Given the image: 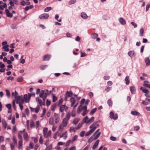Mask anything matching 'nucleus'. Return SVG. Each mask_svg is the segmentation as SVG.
<instances>
[{
	"instance_id": "nucleus-20",
	"label": "nucleus",
	"mask_w": 150,
	"mask_h": 150,
	"mask_svg": "<svg viewBox=\"0 0 150 150\" xmlns=\"http://www.w3.org/2000/svg\"><path fill=\"white\" fill-rule=\"evenodd\" d=\"M6 14L8 17L12 18L13 17V15L12 13H10L8 9H6L5 11Z\"/></svg>"
},
{
	"instance_id": "nucleus-25",
	"label": "nucleus",
	"mask_w": 150,
	"mask_h": 150,
	"mask_svg": "<svg viewBox=\"0 0 150 150\" xmlns=\"http://www.w3.org/2000/svg\"><path fill=\"white\" fill-rule=\"evenodd\" d=\"M23 140H19L18 142V148L19 149H21L23 147Z\"/></svg>"
},
{
	"instance_id": "nucleus-52",
	"label": "nucleus",
	"mask_w": 150,
	"mask_h": 150,
	"mask_svg": "<svg viewBox=\"0 0 150 150\" xmlns=\"http://www.w3.org/2000/svg\"><path fill=\"white\" fill-rule=\"evenodd\" d=\"M23 78L22 77H19L17 80V81L19 82H21L23 80Z\"/></svg>"
},
{
	"instance_id": "nucleus-40",
	"label": "nucleus",
	"mask_w": 150,
	"mask_h": 150,
	"mask_svg": "<svg viewBox=\"0 0 150 150\" xmlns=\"http://www.w3.org/2000/svg\"><path fill=\"white\" fill-rule=\"evenodd\" d=\"M100 132H98L97 134H96L94 136V139H96L98 138L100 135Z\"/></svg>"
},
{
	"instance_id": "nucleus-21",
	"label": "nucleus",
	"mask_w": 150,
	"mask_h": 150,
	"mask_svg": "<svg viewBox=\"0 0 150 150\" xmlns=\"http://www.w3.org/2000/svg\"><path fill=\"white\" fill-rule=\"evenodd\" d=\"M119 21L121 24L124 25L126 24V21L123 18H120Z\"/></svg>"
},
{
	"instance_id": "nucleus-4",
	"label": "nucleus",
	"mask_w": 150,
	"mask_h": 150,
	"mask_svg": "<svg viewBox=\"0 0 150 150\" xmlns=\"http://www.w3.org/2000/svg\"><path fill=\"white\" fill-rule=\"evenodd\" d=\"M73 93L71 91H67L65 95V98L64 100L67 101L68 100V99L70 97L72 96Z\"/></svg>"
},
{
	"instance_id": "nucleus-10",
	"label": "nucleus",
	"mask_w": 150,
	"mask_h": 150,
	"mask_svg": "<svg viewBox=\"0 0 150 150\" xmlns=\"http://www.w3.org/2000/svg\"><path fill=\"white\" fill-rule=\"evenodd\" d=\"M30 108L32 111L35 112L36 113H37L38 112L40 109V107L39 106H37L36 108H34L31 107H30Z\"/></svg>"
},
{
	"instance_id": "nucleus-1",
	"label": "nucleus",
	"mask_w": 150,
	"mask_h": 150,
	"mask_svg": "<svg viewBox=\"0 0 150 150\" xmlns=\"http://www.w3.org/2000/svg\"><path fill=\"white\" fill-rule=\"evenodd\" d=\"M12 96L15 98V99L13 100V103H23V96H20L18 95V93L16 91L12 93Z\"/></svg>"
},
{
	"instance_id": "nucleus-37",
	"label": "nucleus",
	"mask_w": 150,
	"mask_h": 150,
	"mask_svg": "<svg viewBox=\"0 0 150 150\" xmlns=\"http://www.w3.org/2000/svg\"><path fill=\"white\" fill-rule=\"evenodd\" d=\"M47 66V65H41L40 66V68L41 70H43L45 69Z\"/></svg>"
},
{
	"instance_id": "nucleus-45",
	"label": "nucleus",
	"mask_w": 150,
	"mask_h": 150,
	"mask_svg": "<svg viewBox=\"0 0 150 150\" xmlns=\"http://www.w3.org/2000/svg\"><path fill=\"white\" fill-rule=\"evenodd\" d=\"M34 147V145L32 142H30L29 146V149H33Z\"/></svg>"
},
{
	"instance_id": "nucleus-9",
	"label": "nucleus",
	"mask_w": 150,
	"mask_h": 150,
	"mask_svg": "<svg viewBox=\"0 0 150 150\" xmlns=\"http://www.w3.org/2000/svg\"><path fill=\"white\" fill-rule=\"evenodd\" d=\"M59 136L60 138L63 137L64 139H66L67 137V132L66 131L64 133L59 134Z\"/></svg>"
},
{
	"instance_id": "nucleus-30",
	"label": "nucleus",
	"mask_w": 150,
	"mask_h": 150,
	"mask_svg": "<svg viewBox=\"0 0 150 150\" xmlns=\"http://www.w3.org/2000/svg\"><path fill=\"white\" fill-rule=\"evenodd\" d=\"M94 135L93 134L89 139L88 140V142L89 143H91L93 140H96L94 139Z\"/></svg>"
},
{
	"instance_id": "nucleus-2",
	"label": "nucleus",
	"mask_w": 150,
	"mask_h": 150,
	"mask_svg": "<svg viewBox=\"0 0 150 150\" xmlns=\"http://www.w3.org/2000/svg\"><path fill=\"white\" fill-rule=\"evenodd\" d=\"M70 116V113L69 112L67 113L66 117L63 119L62 122V124L63 126L66 127L67 124L68 120H69Z\"/></svg>"
},
{
	"instance_id": "nucleus-28",
	"label": "nucleus",
	"mask_w": 150,
	"mask_h": 150,
	"mask_svg": "<svg viewBox=\"0 0 150 150\" xmlns=\"http://www.w3.org/2000/svg\"><path fill=\"white\" fill-rule=\"evenodd\" d=\"M54 123V119L52 117H51L49 120V124L51 125H53Z\"/></svg>"
},
{
	"instance_id": "nucleus-7",
	"label": "nucleus",
	"mask_w": 150,
	"mask_h": 150,
	"mask_svg": "<svg viewBox=\"0 0 150 150\" xmlns=\"http://www.w3.org/2000/svg\"><path fill=\"white\" fill-rule=\"evenodd\" d=\"M20 132L24 134L23 137L24 140L25 141H28L29 139V137L27 133L25 132V129H24L23 131H21Z\"/></svg>"
},
{
	"instance_id": "nucleus-27",
	"label": "nucleus",
	"mask_w": 150,
	"mask_h": 150,
	"mask_svg": "<svg viewBox=\"0 0 150 150\" xmlns=\"http://www.w3.org/2000/svg\"><path fill=\"white\" fill-rule=\"evenodd\" d=\"M9 45H6L5 46H3L2 47V49H4V51L8 52L9 51V49L8 48Z\"/></svg>"
},
{
	"instance_id": "nucleus-33",
	"label": "nucleus",
	"mask_w": 150,
	"mask_h": 150,
	"mask_svg": "<svg viewBox=\"0 0 150 150\" xmlns=\"http://www.w3.org/2000/svg\"><path fill=\"white\" fill-rule=\"evenodd\" d=\"M33 5H31L25 7L24 8V9L26 11H28L29 9H31L33 8Z\"/></svg>"
},
{
	"instance_id": "nucleus-55",
	"label": "nucleus",
	"mask_w": 150,
	"mask_h": 150,
	"mask_svg": "<svg viewBox=\"0 0 150 150\" xmlns=\"http://www.w3.org/2000/svg\"><path fill=\"white\" fill-rule=\"evenodd\" d=\"M82 125V123H79L78 125V127L76 128V129H78L81 127Z\"/></svg>"
},
{
	"instance_id": "nucleus-64",
	"label": "nucleus",
	"mask_w": 150,
	"mask_h": 150,
	"mask_svg": "<svg viewBox=\"0 0 150 150\" xmlns=\"http://www.w3.org/2000/svg\"><path fill=\"white\" fill-rule=\"evenodd\" d=\"M52 148V146L50 145L48 146L45 149V150H51Z\"/></svg>"
},
{
	"instance_id": "nucleus-3",
	"label": "nucleus",
	"mask_w": 150,
	"mask_h": 150,
	"mask_svg": "<svg viewBox=\"0 0 150 150\" xmlns=\"http://www.w3.org/2000/svg\"><path fill=\"white\" fill-rule=\"evenodd\" d=\"M30 98L28 94H25L23 96V103H28L29 102Z\"/></svg>"
},
{
	"instance_id": "nucleus-13",
	"label": "nucleus",
	"mask_w": 150,
	"mask_h": 150,
	"mask_svg": "<svg viewBox=\"0 0 150 150\" xmlns=\"http://www.w3.org/2000/svg\"><path fill=\"white\" fill-rule=\"evenodd\" d=\"M44 92L45 90H42L40 94V98H42L43 100L44 101H45V100L46 98L47 97V96H46L43 95V94L44 93Z\"/></svg>"
},
{
	"instance_id": "nucleus-51",
	"label": "nucleus",
	"mask_w": 150,
	"mask_h": 150,
	"mask_svg": "<svg viewBox=\"0 0 150 150\" xmlns=\"http://www.w3.org/2000/svg\"><path fill=\"white\" fill-rule=\"evenodd\" d=\"M75 131V128L74 127H71L70 129V132H74Z\"/></svg>"
},
{
	"instance_id": "nucleus-58",
	"label": "nucleus",
	"mask_w": 150,
	"mask_h": 150,
	"mask_svg": "<svg viewBox=\"0 0 150 150\" xmlns=\"http://www.w3.org/2000/svg\"><path fill=\"white\" fill-rule=\"evenodd\" d=\"M28 94L30 98L31 96H35V95L34 92L32 93H29Z\"/></svg>"
},
{
	"instance_id": "nucleus-41",
	"label": "nucleus",
	"mask_w": 150,
	"mask_h": 150,
	"mask_svg": "<svg viewBox=\"0 0 150 150\" xmlns=\"http://www.w3.org/2000/svg\"><path fill=\"white\" fill-rule=\"evenodd\" d=\"M52 9V8L50 7H47L45 8L44 10V11L45 12H48L50 11Z\"/></svg>"
},
{
	"instance_id": "nucleus-62",
	"label": "nucleus",
	"mask_w": 150,
	"mask_h": 150,
	"mask_svg": "<svg viewBox=\"0 0 150 150\" xmlns=\"http://www.w3.org/2000/svg\"><path fill=\"white\" fill-rule=\"evenodd\" d=\"M6 107L8 109H11V105L10 104H7L6 105Z\"/></svg>"
},
{
	"instance_id": "nucleus-22",
	"label": "nucleus",
	"mask_w": 150,
	"mask_h": 150,
	"mask_svg": "<svg viewBox=\"0 0 150 150\" xmlns=\"http://www.w3.org/2000/svg\"><path fill=\"white\" fill-rule=\"evenodd\" d=\"M51 57V55H46L44 56L43 60L44 61L49 60Z\"/></svg>"
},
{
	"instance_id": "nucleus-53",
	"label": "nucleus",
	"mask_w": 150,
	"mask_h": 150,
	"mask_svg": "<svg viewBox=\"0 0 150 150\" xmlns=\"http://www.w3.org/2000/svg\"><path fill=\"white\" fill-rule=\"evenodd\" d=\"M11 28L13 29H15L17 28V26L16 25L13 24L11 26Z\"/></svg>"
},
{
	"instance_id": "nucleus-24",
	"label": "nucleus",
	"mask_w": 150,
	"mask_h": 150,
	"mask_svg": "<svg viewBox=\"0 0 150 150\" xmlns=\"http://www.w3.org/2000/svg\"><path fill=\"white\" fill-rule=\"evenodd\" d=\"M81 16L82 18L84 19L87 18L88 17L86 14L84 12H83L81 13Z\"/></svg>"
},
{
	"instance_id": "nucleus-31",
	"label": "nucleus",
	"mask_w": 150,
	"mask_h": 150,
	"mask_svg": "<svg viewBox=\"0 0 150 150\" xmlns=\"http://www.w3.org/2000/svg\"><path fill=\"white\" fill-rule=\"evenodd\" d=\"M83 107L81 105H80L77 110V113H80L82 111H83Z\"/></svg>"
},
{
	"instance_id": "nucleus-8",
	"label": "nucleus",
	"mask_w": 150,
	"mask_h": 150,
	"mask_svg": "<svg viewBox=\"0 0 150 150\" xmlns=\"http://www.w3.org/2000/svg\"><path fill=\"white\" fill-rule=\"evenodd\" d=\"M110 117L111 119H113L114 120H116L118 118V115L117 114H114L112 112H110Z\"/></svg>"
},
{
	"instance_id": "nucleus-43",
	"label": "nucleus",
	"mask_w": 150,
	"mask_h": 150,
	"mask_svg": "<svg viewBox=\"0 0 150 150\" xmlns=\"http://www.w3.org/2000/svg\"><path fill=\"white\" fill-rule=\"evenodd\" d=\"M88 118L87 116H86L83 120V121L86 123H88Z\"/></svg>"
},
{
	"instance_id": "nucleus-49",
	"label": "nucleus",
	"mask_w": 150,
	"mask_h": 150,
	"mask_svg": "<svg viewBox=\"0 0 150 150\" xmlns=\"http://www.w3.org/2000/svg\"><path fill=\"white\" fill-rule=\"evenodd\" d=\"M13 144L16 145L17 144V141L16 137H13Z\"/></svg>"
},
{
	"instance_id": "nucleus-61",
	"label": "nucleus",
	"mask_w": 150,
	"mask_h": 150,
	"mask_svg": "<svg viewBox=\"0 0 150 150\" xmlns=\"http://www.w3.org/2000/svg\"><path fill=\"white\" fill-rule=\"evenodd\" d=\"M36 100L37 102H38L39 103H41L42 100L40 99L39 97H37L36 98Z\"/></svg>"
},
{
	"instance_id": "nucleus-17",
	"label": "nucleus",
	"mask_w": 150,
	"mask_h": 150,
	"mask_svg": "<svg viewBox=\"0 0 150 150\" xmlns=\"http://www.w3.org/2000/svg\"><path fill=\"white\" fill-rule=\"evenodd\" d=\"M128 55L130 57H133L135 56V52L134 51H130L128 52Z\"/></svg>"
},
{
	"instance_id": "nucleus-18",
	"label": "nucleus",
	"mask_w": 150,
	"mask_h": 150,
	"mask_svg": "<svg viewBox=\"0 0 150 150\" xmlns=\"http://www.w3.org/2000/svg\"><path fill=\"white\" fill-rule=\"evenodd\" d=\"M144 61L146 66H149L150 65V60L148 57H146L144 59Z\"/></svg>"
},
{
	"instance_id": "nucleus-50",
	"label": "nucleus",
	"mask_w": 150,
	"mask_h": 150,
	"mask_svg": "<svg viewBox=\"0 0 150 150\" xmlns=\"http://www.w3.org/2000/svg\"><path fill=\"white\" fill-rule=\"evenodd\" d=\"M75 2V0H70L69 2V4L71 5L74 4Z\"/></svg>"
},
{
	"instance_id": "nucleus-36",
	"label": "nucleus",
	"mask_w": 150,
	"mask_h": 150,
	"mask_svg": "<svg viewBox=\"0 0 150 150\" xmlns=\"http://www.w3.org/2000/svg\"><path fill=\"white\" fill-rule=\"evenodd\" d=\"M2 123L3 127L5 129H6L7 127V124L5 120H3L2 121Z\"/></svg>"
},
{
	"instance_id": "nucleus-54",
	"label": "nucleus",
	"mask_w": 150,
	"mask_h": 150,
	"mask_svg": "<svg viewBox=\"0 0 150 150\" xmlns=\"http://www.w3.org/2000/svg\"><path fill=\"white\" fill-rule=\"evenodd\" d=\"M18 138L19 140H23L22 137L19 132H18Z\"/></svg>"
},
{
	"instance_id": "nucleus-29",
	"label": "nucleus",
	"mask_w": 150,
	"mask_h": 150,
	"mask_svg": "<svg viewBox=\"0 0 150 150\" xmlns=\"http://www.w3.org/2000/svg\"><path fill=\"white\" fill-rule=\"evenodd\" d=\"M75 140V136L74 137L73 140H69L67 142V143L66 144V145L67 146H68L69 145L70 143V142H72L73 141H74Z\"/></svg>"
},
{
	"instance_id": "nucleus-46",
	"label": "nucleus",
	"mask_w": 150,
	"mask_h": 150,
	"mask_svg": "<svg viewBox=\"0 0 150 150\" xmlns=\"http://www.w3.org/2000/svg\"><path fill=\"white\" fill-rule=\"evenodd\" d=\"M59 134L58 132H56L54 134L53 138L54 139H56L57 136H59Z\"/></svg>"
},
{
	"instance_id": "nucleus-59",
	"label": "nucleus",
	"mask_w": 150,
	"mask_h": 150,
	"mask_svg": "<svg viewBox=\"0 0 150 150\" xmlns=\"http://www.w3.org/2000/svg\"><path fill=\"white\" fill-rule=\"evenodd\" d=\"M110 139L112 141H115L116 140V138L113 136L111 137L110 138Z\"/></svg>"
},
{
	"instance_id": "nucleus-56",
	"label": "nucleus",
	"mask_w": 150,
	"mask_h": 150,
	"mask_svg": "<svg viewBox=\"0 0 150 150\" xmlns=\"http://www.w3.org/2000/svg\"><path fill=\"white\" fill-rule=\"evenodd\" d=\"M70 101L71 103H74L75 101L74 98V97H71L70 98Z\"/></svg>"
},
{
	"instance_id": "nucleus-32",
	"label": "nucleus",
	"mask_w": 150,
	"mask_h": 150,
	"mask_svg": "<svg viewBox=\"0 0 150 150\" xmlns=\"http://www.w3.org/2000/svg\"><path fill=\"white\" fill-rule=\"evenodd\" d=\"M129 76H127L125 78V80L126 81L125 83L126 85H128L129 83Z\"/></svg>"
},
{
	"instance_id": "nucleus-39",
	"label": "nucleus",
	"mask_w": 150,
	"mask_h": 150,
	"mask_svg": "<svg viewBox=\"0 0 150 150\" xmlns=\"http://www.w3.org/2000/svg\"><path fill=\"white\" fill-rule=\"evenodd\" d=\"M96 108H95L92 109L90 112V115H93L96 111Z\"/></svg>"
},
{
	"instance_id": "nucleus-5",
	"label": "nucleus",
	"mask_w": 150,
	"mask_h": 150,
	"mask_svg": "<svg viewBox=\"0 0 150 150\" xmlns=\"http://www.w3.org/2000/svg\"><path fill=\"white\" fill-rule=\"evenodd\" d=\"M98 126V124H97L96 123H93L90 126L89 128L91 129V131L93 132Z\"/></svg>"
},
{
	"instance_id": "nucleus-34",
	"label": "nucleus",
	"mask_w": 150,
	"mask_h": 150,
	"mask_svg": "<svg viewBox=\"0 0 150 150\" xmlns=\"http://www.w3.org/2000/svg\"><path fill=\"white\" fill-rule=\"evenodd\" d=\"M132 115H140V114L137 111H132L131 112Z\"/></svg>"
},
{
	"instance_id": "nucleus-16",
	"label": "nucleus",
	"mask_w": 150,
	"mask_h": 150,
	"mask_svg": "<svg viewBox=\"0 0 150 150\" xmlns=\"http://www.w3.org/2000/svg\"><path fill=\"white\" fill-rule=\"evenodd\" d=\"M47 128H43V132L44 136L45 138L47 137Z\"/></svg>"
},
{
	"instance_id": "nucleus-12",
	"label": "nucleus",
	"mask_w": 150,
	"mask_h": 150,
	"mask_svg": "<svg viewBox=\"0 0 150 150\" xmlns=\"http://www.w3.org/2000/svg\"><path fill=\"white\" fill-rule=\"evenodd\" d=\"M54 117L55 118V122L56 123H58L59 121V117L57 114L55 113L54 114Z\"/></svg>"
},
{
	"instance_id": "nucleus-57",
	"label": "nucleus",
	"mask_w": 150,
	"mask_h": 150,
	"mask_svg": "<svg viewBox=\"0 0 150 150\" xmlns=\"http://www.w3.org/2000/svg\"><path fill=\"white\" fill-rule=\"evenodd\" d=\"M20 4L23 6H25L26 5V2L24 1H21V2Z\"/></svg>"
},
{
	"instance_id": "nucleus-19",
	"label": "nucleus",
	"mask_w": 150,
	"mask_h": 150,
	"mask_svg": "<svg viewBox=\"0 0 150 150\" xmlns=\"http://www.w3.org/2000/svg\"><path fill=\"white\" fill-rule=\"evenodd\" d=\"M100 140L99 139H97L96 141V142L95 143H94V145H93L92 149L93 150L95 149L98 146V145L99 143Z\"/></svg>"
},
{
	"instance_id": "nucleus-44",
	"label": "nucleus",
	"mask_w": 150,
	"mask_h": 150,
	"mask_svg": "<svg viewBox=\"0 0 150 150\" xmlns=\"http://www.w3.org/2000/svg\"><path fill=\"white\" fill-rule=\"evenodd\" d=\"M94 119V117H91L90 119L88 120V123H91L93 121Z\"/></svg>"
},
{
	"instance_id": "nucleus-63",
	"label": "nucleus",
	"mask_w": 150,
	"mask_h": 150,
	"mask_svg": "<svg viewBox=\"0 0 150 150\" xmlns=\"http://www.w3.org/2000/svg\"><path fill=\"white\" fill-rule=\"evenodd\" d=\"M150 7V4H148L146 5V11H147L149 8Z\"/></svg>"
},
{
	"instance_id": "nucleus-26",
	"label": "nucleus",
	"mask_w": 150,
	"mask_h": 150,
	"mask_svg": "<svg viewBox=\"0 0 150 150\" xmlns=\"http://www.w3.org/2000/svg\"><path fill=\"white\" fill-rule=\"evenodd\" d=\"M130 89L132 94H134L135 93V88L134 87H130Z\"/></svg>"
},
{
	"instance_id": "nucleus-23",
	"label": "nucleus",
	"mask_w": 150,
	"mask_h": 150,
	"mask_svg": "<svg viewBox=\"0 0 150 150\" xmlns=\"http://www.w3.org/2000/svg\"><path fill=\"white\" fill-rule=\"evenodd\" d=\"M52 92V91H48L47 89H46L45 91V92L43 95L46 96H47V95L50 94Z\"/></svg>"
},
{
	"instance_id": "nucleus-60",
	"label": "nucleus",
	"mask_w": 150,
	"mask_h": 150,
	"mask_svg": "<svg viewBox=\"0 0 150 150\" xmlns=\"http://www.w3.org/2000/svg\"><path fill=\"white\" fill-rule=\"evenodd\" d=\"M40 125V122L39 121H37L36 122V128H38Z\"/></svg>"
},
{
	"instance_id": "nucleus-42",
	"label": "nucleus",
	"mask_w": 150,
	"mask_h": 150,
	"mask_svg": "<svg viewBox=\"0 0 150 150\" xmlns=\"http://www.w3.org/2000/svg\"><path fill=\"white\" fill-rule=\"evenodd\" d=\"M144 33V29L142 28H141L139 31V34L140 36H142L143 35Z\"/></svg>"
},
{
	"instance_id": "nucleus-48",
	"label": "nucleus",
	"mask_w": 150,
	"mask_h": 150,
	"mask_svg": "<svg viewBox=\"0 0 150 150\" xmlns=\"http://www.w3.org/2000/svg\"><path fill=\"white\" fill-rule=\"evenodd\" d=\"M64 127H65L63 126L62 124L59 126L58 128L59 130L60 131L64 129Z\"/></svg>"
},
{
	"instance_id": "nucleus-11",
	"label": "nucleus",
	"mask_w": 150,
	"mask_h": 150,
	"mask_svg": "<svg viewBox=\"0 0 150 150\" xmlns=\"http://www.w3.org/2000/svg\"><path fill=\"white\" fill-rule=\"evenodd\" d=\"M140 90H142V92L145 93V95L148 96L150 93V91L148 90L145 89L143 87H141L140 88Z\"/></svg>"
},
{
	"instance_id": "nucleus-14",
	"label": "nucleus",
	"mask_w": 150,
	"mask_h": 150,
	"mask_svg": "<svg viewBox=\"0 0 150 150\" xmlns=\"http://www.w3.org/2000/svg\"><path fill=\"white\" fill-rule=\"evenodd\" d=\"M83 112L82 113V115L83 116H85L88 112V111L87 109V106L85 105L83 106Z\"/></svg>"
},
{
	"instance_id": "nucleus-47",
	"label": "nucleus",
	"mask_w": 150,
	"mask_h": 150,
	"mask_svg": "<svg viewBox=\"0 0 150 150\" xmlns=\"http://www.w3.org/2000/svg\"><path fill=\"white\" fill-rule=\"evenodd\" d=\"M93 132L90 130L89 131L87 132L85 134V136H87L91 134Z\"/></svg>"
},
{
	"instance_id": "nucleus-38",
	"label": "nucleus",
	"mask_w": 150,
	"mask_h": 150,
	"mask_svg": "<svg viewBox=\"0 0 150 150\" xmlns=\"http://www.w3.org/2000/svg\"><path fill=\"white\" fill-rule=\"evenodd\" d=\"M6 94L8 98H9L10 97L11 94L10 91L7 90L6 89Z\"/></svg>"
},
{
	"instance_id": "nucleus-6",
	"label": "nucleus",
	"mask_w": 150,
	"mask_h": 150,
	"mask_svg": "<svg viewBox=\"0 0 150 150\" xmlns=\"http://www.w3.org/2000/svg\"><path fill=\"white\" fill-rule=\"evenodd\" d=\"M49 16V15L47 13H44L40 15L39 16V18L40 19H46Z\"/></svg>"
},
{
	"instance_id": "nucleus-35",
	"label": "nucleus",
	"mask_w": 150,
	"mask_h": 150,
	"mask_svg": "<svg viewBox=\"0 0 150 150\" xmlns=\"http://www.w3.org/2000/svg\"><path fill=\"white\" fill-rule=\"evenodd\" d=\"M52 101L53 102H56L57 100V97H56L55 95L54 94H52Z\"/></svg>"
},
{
	"instance_id": "nucleus-15",
	"label": "nucleus",
	"mask_w": 150,
	"mask_h": 150,
	"mask_svg": "<svg viewBox=\"0 0 150 150\" xmlns=\"http://www.w3.org/2000/svg\"><path fill=\"white\" fill-rule=\"evenodd\" d=\"M67 108L68 107L66 106L65 105H61L60 106V111L61 112H62L64 110H66Z\"/></svg>"
}]
</instances>
